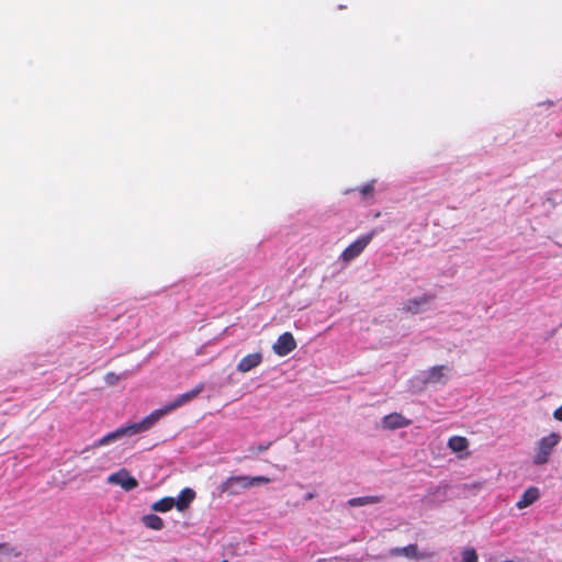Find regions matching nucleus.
Masks as SVG:
<instances>
[{
  "label": "nucleus",
  "instance_id": "obj_1",
  "mask_svg": "<svg viewBox=\"0 0 562 562\" xmlns=\"http://www.w3.org/2000/svg\"><path fill=\"white\" fill-rule=\"evenodd\" d=\"M162 417L159 409L153 411L149 415L144 417L140 422L131 424L128 426L120 427L112 432L99 439L93 447L105 446L115 441L124 436H133L149 430Z\"/></svg>",
  "mask_w": 562,
  "mask_h": 562
},
{
  "label": "nucleus",
  "instance_id": "obj_2",
  "mask_svg": "<svg viewBox=\"0 0 562 562\" xmlns=\"http://www.w3.org/2000/svg\"><path fill=\"white\" fill-rule=\"evenodd\" d=\"M270 479L267 476H248V475H232L227 477L221 485V494L228 496H235L240 494L243 491L251 488L255 485L268 484Z\"/></svg>",
  "mask_w": 562,
  "mask_h": 562
},
{
  "label": "nucleus",
  "instance_id": "obj_3",
  "mask_svg": "<svg viewBox=\"0 0 562 562\" xmlns=\"http://www.w3.org/2000/svg\"><path fill=\"white\" fill-rule=\"evenodd\" d=\"M560 440L561 437L557 432H551L550 435L542 437L536 446V453L532 459L533 464L543 465L548 463L550 456Z\"/></svg>",
  "mask_w": 562,
  "mask_h": 562
},
{
  "label": "nucleus",
  "instance_id": "obj_4",
  "mask_svg": "<svg viewBox=\"0 0 562 562\" xmlns=\"http://www.w3.org/2000/svg\"><path fill=\"white\" fill-rule=\"evenodd\" d=\"M373 237V232L360 236L357 240H355L344 249V251L340 254L339 259L345 263H349L350 261H352L353 259L361 255L366 247L371 243Z\"/></svg>",
  "mask_w": 562,
  "mask_h": 562
},
{
  "label": "nucleus",
  "instance_id": "obj_5",
  "mask_svg": "<svg viewBox=\"0 0 562 562\" xmlns=\"http://www.w3.org/2000/svg\"><path fill=\"white\" fill-rule=\"evenodd\" d=\"M387 555L392 558L404 557L409 560H431L434 552H420L416 543H411L406 547L391 548Z\"/></svg>",
  "mask_w": 562,
  "mask_h": 562
},
{
  "label": "nucleus",
  "instance_id": "obj_6",
  "mask_svg": "<svg viewBox=\"0 0 562 562\" xmlns=\"http://www.w3.org/2000/svg\"><path fill=\"white\" fill-rule=\"evenodd\" d=\"M204 383H199L194 389L180 394L177 396L172 402L165 405L162 408H159V412L161 413L162 417L172 411L181 407L182 405L191 402L193 398H195L203 390H204Z\"/></svg>",
  "mask_w": 562,
  "mask_h": 562
},
{
  "label": "nucleus",
  "instance_id": "obj_7",
  "mask_svg": "<svg viewBox=\"0 0 562 562\" xmlns=\"http://www.w3.org/2000/svg\"><path fill=\"white\" fill-rule=\"evenodd\" d=\"M108 482L120 485L125 491H132L138 486L137 480L126 469H121L109 475Z\"/></svg>",
  "mask_w": 562,
  "mask_h": 562
},
{
  "label": "nucleus",
  "instance_id": "obj_8",
  "mask_svg": "<svg viewBox=\"0 0 562 562\" xmlns=\"http://www.w3.org/2000/svg\"><path fill=\"white\" fill-rule=\"evenodd\" d=\"M296 341L290 331L281 334L273 344V352L280 357L288 356L296 348Z\"/></svg>",
  "mask_w": 562,
  "mask_h": 562
},
{
  "label": "nucleus",
  "instance_id": "obj_9",
  "mask_svg": "<svg viewBox=\"0 0 562 562\" xmlns=\"http://www.w3.org/2000/svg\"><path fill=\"white\" fill-rule=\"evenodd\" d=\"M262 360H263V356L259 351L252 352V353H248V355H246L245 357H243L239 360V362L237 363L236 369L240 373H247L250 370H252V369L257 368L258 366H260Z\"/></svg>",
  "mask_w": 562,
  "mask_h": 562
},
{
  "label": "nucleus",
  "instance_id": "obj_10",
  "mask_svg": "<svg viewBox=\"0 0 562 562\" xmlns=\"http://www.w3.org/2000/svg\"><path fill=\"white\" fill-rule=\"evenodd\" d=\"M435 299L432 294H424L419 297L407 300L403 305V311L411 314H418L422 312V306L429 304Z\"/></svg>",
  "mask_w": 562,
  "mask_h": 562
},
{
  "label": "nucleus",
  "instance_id": "obj_11",
  "mask_svg": "<svg viewBox=\"0 0 562 562\" xmlns=\"http://www.w3.org/2000/svg\"><path fill=\"white\" fill-rule=\"evenodd\" d=\"M382 425L385 429H397L407 427L411 425V420L400 413H391L383 418Z\"/></svg>",
  "mask_w": 562,
  "mask_h": 562
},
{
  "label": "nucleus",
  "instance_id": "obj_12",
  "mask_svg": "<svg viewBox=\"0 0 562 562\" xmlns=\"http://www.w3.org/2000/svg\"><path fill=\"white\" fill-rule=\"evenodd\" d=\"M449 371V368L446 366H435L429 369L427 372V376L425 379V383H446V372Z\"/></svg>",
  "mask_w": 562,
  "mask_h": 562
},
{
  "label": "nucleus",
  "instance_id": "obj_13",
  "mask_svg": "<svg viewBox=\"0 0 562 562\" xmlns=\"http://www.w3.org/2000/svg\"><path fill=\"white\" fill-rule=\"evenodd\" d=\"M540 497L539 488L536 486H531L527 488L521 497L516 503L517 508L524 509L530 505H532L535 502H537Z\"/></svg>",
  "mask_w": 562,
  "mask_h": 562
},
{
  "label": "nucleus",
  "instance_id": "obj_14",
  "mask_svg": "<svg viewBox=\"0 0 562 562\" xmlns=\"http://www.w3.org/2000/svg\"><path fill=\"white\" fill-rule=\"evenodd\" d=\"M194 498H195V492L192 488H190V487L183 488L181 491V493L179 494L178 498L175 499L176 508L179 512L186 510L190 506V504L193 502Z\"/></svg>",
  "mask_w": 562,
  "mask_h": 562
},
{
  "label": "nucleus",
  "instance_id": "obj_15",
  "mask_svg": "<svg viewBox=\"0 0 562 562\" xmlns=\"http://www.w3.org/2000/svg\"><path fill=\"white\" fill-rule=\"evenodd\" d=\"M384 499L382 495H369L361 497H353L348 499L347 505L350 507L367 506L381 503Z\"/></svg>",
  "mask_w": 562,
  "mask_h": 562
},
{
  "label": "nucleus",
  "instance_id": "obj_16",
  "mask_svg": "<svg viewBox=\"0 0 562 562\" xmlns=\"http://www.w3.org/2000/svg\"><path fill=\"white\" fill-rule=\"evenodd\" d=\"M143 524L153 530H161L165 527L164 520L156 514H148L142 517Z\"/></svg>",
  "mask_w": 562,
  "mask_h": 562
},
{
  "label": "nucleus",
  "instance_id": "obj_17",
  "mask_svg": "<svg viewBox=\"0 0 562 562\" xmlns=\"http://www.w3.org/2000/svg\"><path fill=\"white\" fill-rule=\"evenodd\" d=\"M173 507H176V504H175V498L173 497H170V496H167V497H164L157 502H155L153 505H151V509L154 512H159V513H166V512H169L170 509H172Z\"/></svg>",
  "mask_w": 562,
  "mask_h": 562
},
{
  "label": "nucleus",
  "instance_id": "obj_18",
  "mask_svg": "<svg viewBox=\"0 0 562 562\" xmlns=\"http://www.w3.org/2000/svg\"><path fill=\"white\" fill-rule=\"evenodd\" d=\"M468 446H469V441L465 437L453 436L448 440V447L453 452H462L463 450H465L468 448Z\"/></svg>",
  "mask_w": 562,
  "mask_h": 562
},
{
  "label": "nucleus",
  "instance_id": "obj_19",
  "mask_svg": "<svg viewBox=\"0 0 562 562\" xmlns=\"http://www.w3.org/2000/svg\"><path fill=\"white\" fill-rule=\"evenodd\" d=\"M0 553L12 555L14 558H20L22 555L20 550L9 543H0Z\"/></svg>",
  "mask_w": 562,
  "mask_h": 562
},
{
  "label": "nucleus",
  "instance_id": "obj_20",
  "mask_svg": "<svg viewBox=\"0 0 562 562\" xmlns=\"http://www.w3.org/2000/svg\"><path fill=\"white\" fill-rule=\"evenodd\" d=\"M460 562H477L476 552L473 549H465L462 552V560Z\"/></svg>",
  "mask_w": 562,
  "mask_h": 562
},
{
  "label": "nucleus",
  "instance_id": "obj_21",
  "mask_svg": "<svg viewBox=\"0 0 562 562\" xmlns=\"http://www.w3.org/2000/svg\"><path fill=\"white\" fill-rule=\"evenodd\" d=\"M542 205L543 206H548V213H550L552 210L555 209L557 206V202L554 201L553 198L551 196H547L543 202H542Z\"/></svg>",
  "mask_w": 562,
  "mask_h": 562
},
{
  "label": "nucleus",
  "instance_id": "obj_22",
  "mask_svg": "<svg viewBox=\"0 0 562 562\" xmlns=\"http://www.w3.org/2000/svg\"><path fill=\"white\" fill-rule=\"evenodd\" d=\"M373 191H374L373 183H367V184H364L363 187L360 188V193L363 196L371 195L373 193Z\"/></svg>",
  "mask_w": 562,
  "mask_h": 562
},
{
  "label": "nucleus",
  "instance_id": "obj_23",
  "mask_svg": "<svg viewBox=\"0 0 562 562\" xmlns=\"http://www.w3.org/2000/svg\"><path fill=\"white\" fill-rule=\"evenodd\" d=\"M104 380L108 384L113 385L119 381V376L113 372H109L105 374Z\"/></svg>",
  "mask_w": 562,
  "mask_h": 562
},
{
  "label": "nucleus",
  "instance_id": "obj_24",
  "mask_svg": "<svg viewBox=\"0 0 562 562\" xmlns=\"http://www.w3.org/2000/svg\"><path fill=\"white\" fill-rule=\"evenodd\" d=\"M553 417L557 420L562 422V405L554 411Z\"/></svg>",
  "mask_w": 562,
  "mask_h": 562
},
{
  "label": "nucleus",
  "instance_id": "obj_25",
  "mask_svg": "<svg viewBox=\"0 0 562 562\" xmlns=\"http://www.w3.org/2000/svg\"><path fill=\"white\" fill-rule=\"evenodd\" d=\"M314 497H315V494H314V493H307V494L305 495V497H304V498H305V501H311V499H313Z\"/></svg>",
  "mask_w": 562,
  "mask_h": 562
},
{
  "label": "nucleus",
  "instance_id": "obj_26",
  "mask_svg": "<svg viewBox=\"0 0 562 562\" xmlns=\"http://www.w3.org/2000/svg\"><path fill=\"white\" fill-rule=\"evenodd\" d=\"M269 446H270V443L265 445V446H259L258 450L259 451H265V450H267L269 448Z\"/></svg>",
  "mask_w": 562,
  "mask_h": 562
},
{
  "label": "nucleus",
  "instance_id": "obj_27",
  "mask_svg": "<svg viewBox=\"0 0 562 562\" xmlns=\"http://www.w3.org/2000/svg\"><path fill=\"white\" fill-rule=\"evenodd\" d=\"M221 562H228V561H227V560H223V561H221Z\"/></svg>",
  "mask_w": 562,
  "mask_h": 562
}]
</instances>
